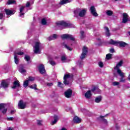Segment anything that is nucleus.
<instances>
[{"mask_svg":"<svg viewBox=\"0 0 130 130\" xmlns=\"http://www.w3.org/2000/svg\"><path fill=\"white\" fill-rule=\"evenodd\" d=\"M57 27H58L59 30H62V29H64L65 28H71V24L66 22V21H59L56 23Z\"/></svg>","mask_w":130,"mask_h":130,"instance_id":"obj_1","label":"nucleus"},{"mask_svg":"<svg viewBox=\"0 0 130 130\" xmlns=\"http://www.w3.org/2000/svg\"><path fill=\"white\" fill-rule=\"evenodd\" d=\"M40 45H41V43L39 41H37L35 42V46L34 51L35 53L40 54L41 52L40 51Z\"/></svg>","mask_w":130,"mask_h":130,"instance_id":"obj_2","label":"nucleus"},{"mask_svg":"<svg viewBox=\"0 0 130 130\" xmlns=\"http://www.w3.org/2000/svg\"><path fill=\"white\" fill-rule=\"evenodd\" d=\"M122 64H123V61L122 60H121L118 63H117L116 65V66L114 68V70H116L117 71V73H118L119 75H121V70L119 69V68L120 67H122Z\"/></svg>","mask_w":130,"mask_h":130,"instance_id":"obj_3","label":"nucleus"},{"mask_svg":"<svg viewBox=\"0 0 130 130\" xmlns=\"http://www.w3.org/2000/svg\"><path fill=\"white\" fill-rule=\"evenodd\" d=\"M61 38L62 39H70L72 41H75V37H74V36L72 35H69L68 34L62 35L61 36Z\"/></svg>","mask_w":130,"mask_h":130,"instance_id":"obj_4","label":"nucleus"},{"mask_svg":"<svg viewBox=\"0 0 130 130\" xmlns=\"http://www.w3.org/2000/svg\"><path fill=\"white\" fill-rule=\"evenodd\" d=\"M18 105L19 109H25L27 105V103L24 102L22 100H21L19 102Z\"/></svg>","mask_w":130,"mask_h":130,"instance_id":"obj_5","label":"nucleus"},{"mask_svg":"<svg viewBox=\"0 0 130 130\" xmlns=\"http://www.w3.org/2000/svg\"><path fill=\"white\" fill-rule=\"evenodd\" d=\"M87 53H88V48L84 46L83 49L82 53L80 56L81 59H84L86 57Z\"/></svg>","mask_w":130,"mask_h":130,"instance_id":"obj_6","label":"nucleus"},{"mask_svg":"<svg viewBox=\"0 0 130 130\" xmlns=\"http://www.w3.org/2000/svg\"><path fill=\"white\" fill-rule=\"evenodd\" d=\"M71 78V75L70 74H65L63 77V84L64 85H69L70 82L68 80Z\"/></svg>","mask_w":130,"mask_h":130,"instance_id":"obj_7","label":"nucleus"},{"mask_svg":"<svg viewBox=\"0 0 130 130\" xmlns=\"http://www.w3.org/2000/svg\"><path fill=\"white\" fill-rule=\"evenodd\" d=\"M128 21H130V18L128 15L126 13H123L122 23L125 24V23H126V22H128Z\"/></svg>","mask_w":130,"mask_h":130,"instance_id":"obj_8","label":"nucleus"},{"mask_svg":"<svg viewBox=\"0 0 130 130\" xmlns=\"http://www.w3.org/2000/svg\"><path fill=\"white\" fill-rule=\"evenodd\" d=\"M38 70L40 74H45L46 71L45 68H44V65L43 64H41L38 67Z\"/></svg>","mask_w":130,"mask_h":130,"instance_id":"obj_9","label":"nucleus"},{"mask_svg":"<svg viewBox=\"0 0 130 130\" xmlns=\"http://www.w3.org/2000/svg\"><path fill=\"white\" fill-rule=\"evenodd\" d=\"M73 95V91L71 89H68L64 92V95L66 98H71Z\"/></svg>","mask_w":130,"mask_h":130,"instance_id":"obj_10","label":"nucleus"},{"mask_svg":"<svg viewBox=\"0 0 130 130\" xmlns=\"http://www.w3.org/2000/svg\"><path fill=\"white\" fill-rule=\"evenodd\" d=\"M90 10L91 14H92L94 17H98V14L96 12V9L95 8V7L91 6Z\"/></svg>","mask_w":130,"mask_h":130,"instance_id":"obj_11","label":"nucleus"},{"mask_svg":"<svg viewBox=\"0 0 130 130\" xmlns=\"http://www.w3.org/2000/svg\"><path fill=\"white\" fill-rule=\"evenodd\" d=\"M16 88H21L20 82H19L18 80L15 81L14 82L13 86L12 87V89H16Z\"/></svg>","mask_w":130,"mask_h":130,"instance_id":"obj_12","label":"nucleus"},{"mask_svg":"<svg viewBox=\"0 0 130 130\" xmlns=\"http://www.w3.org/2000/svg\"><path fill=\"white\" fill-rule=\"evenodd\" d=\"M1 87L4 88V89H6V88H8V87H9V82L5 80L2 81L1 84Z\"/></svg>","mask_w":130,"mask_h":130,"instance_id":"obj_13","label":"nucleus"},{"mask_svg":"<svg viewBox=\"0 0 130 130\" xmlns=\"http://www.w3.org/2000/svg\"><path fill=\"white\" fill-rule=\"evenodd\" d=\"M120 46V47H125L127 46V44L124 42L122 41H118L117 44V46Z\"/></svg>","mask_w":130,"mask_h":130,"instance_id":"obj_14","label":"nucleus"},{"mask_svg":"<svg viewBox=\"0 0 130 130\" xmlns=\"http://www.w3.org/2000/svg\"><path fill=\"white\" fill-rule=\"evenodd\" d=\"M86 13H87V9H84L82 10L80 9V13L79 14V17H84L86 15Z\"/></svg>","mask_w":130,"mask_h":130,"instance_id":"obj_15","label":"nucleus"},{"mask_svg":"<svg viewBox=\"0 0 130 130\" xmlns=\"http://www.w3.org/2000/svg\"><path fill=\"white\" fill-rule=\"evenodd\" d=\"M104 117H105V116H101L100 117L98 118V119H99L100 121H102V122H103V123L107 124V120L104 118Z\"/></svg>","mask_w":130,"mask_h":130,"instance_id":"obj_16","label":"nucleus"},{"mask_svg":"<svg viewBox=\"0 0 130 130\" xmlns=\"http://www.w3.org/2000/svg\"><path fill=\"white\" fill-rule=\"evenodd\" d=\"M73 121L75 123H81L82 119L76 116L73 118Z\"/></svg>","mask_w":130,"mask_h":130,"instance_id":"obj_17","label":"nucleus"},{"mask_svg":"<svg viewBox=\"0 0 130 130\" xmlns=\"http://www.w3.org/2000/svg\"><path fill=\"white\" fill-rule=\"evenodd\" d=\"M57 121H58V116H57L56 115H55L54 116V120L51 121V124L53 125V124H55Z\"/></svg>","mask_w":130,"mask_h":130,"instance_id":"obj_18","label":"nucleus"},{"mask_svg":"<svg viewBox=\"0 0 130 130\" xmlns=\"http://www.w3.org/2000/svg\"><path fill=\"white\" fill-rule=\"evenodd\" d=\"M5 12L6 15H7L8 16H12V15H14V12L12 10H10V9H5Z\"/></svg>","mask_w":130,"mask_h":130,"instance_id":"obj_19","label":"nucleus"},{"mask_svg":"<svg viewBox=\"0 0 130 130\" xmlns=\"http://www.w3.org/2000/svg\"><path fill=\"white\" fill-rule=\"evenodd\" d=\"M19 71L21 74H24V73H26V70L24 69V66L23 64H20L19 66Z\"/></svg>","mask_w":130,"mask_h":130,"instance_id":"obj_20","label":"nucleus"},{"mask_svg":"<svg viewBox=\"0 0 130 130\" xmlns=\"http://www.w3.org/2000/svg\"><path fill=\"white\" fill-rule=\"evenodd\" d=\"M91 96H92V93H91V90H88L85 94V97L86 98V99H90Z\"/></svg>","mask_w":130,"mask_h":130,"instance_id":"obj_21","label":"nucleus"},{"mask_svg":"<svg viewBox=\"0 0 130 130\" xmlns=\"http://www.w3.org/2000/svg\"><path fill=\"white\" fill-rule=\"evenodd\" d=\"M24 9H25V7L22 6L20 8V13H19V17H21L23 18L24 17V15L25 13H23V11H24Z\"/></svg>","mask_w":130,"mask_h":130,"instance_id":"obj_22","label":"nucleus"},{"mask_svg":"<svg viewBox=\"0 0 130 130\" xmlns=\"http://www.w3.org/2000/svg\"><path fill=\"white\" fill-rule=\"evenodd\" d=\"M17 4V1L15 0H8L6 3V5L10 6V5H16Z\"/></svg>","mask_w":130,"mask_h":130,"instance_id":"obj_23","label":"nucleus"},{"mask_svg":"<svg viewBox=\"0 0 130 130\" xmlns=\"http://www.w3.org/2000/svg\"><path fill=\"white\" fill-rule=\"evenodd\" d=\"M102 101V96L101 95L96 96L94 100L95 103H100Z\"/></svg>","mask_w":130,"mask_h":130,"instance_id":"obj_24","label":"nucleus"},{"mask_svg":"<svg viewBox=\"0 0 130 130\" xmlns=\"http://www.w3.org/2000/svg\"><path fill=\"white\" fill-rule=\"evenodd\" d=\"M117 42H118V41H113V40L111 39L108 42V44H111L112 45H115V46H117Z\"/></svg>","mask_w":130,"mask_h":130,"instance_id":"obj_25","label":"nucleus"},{"mask_svg":"<svg viewBox=\"0 0 130 130\" xmlns=\"http://www.w3.org/2000/svg\"><path fill=\"white\" fill-rule=\"evenodd\" d=\"M57 38V35L56 34H53L52 36H50L48 38L49 41H50L51 40H54Z\"/></svg>","mask_w":130,"mask_h":130,"instance_id":"obj_26","label":"nucleus"},{"mask_svg":"<svg viewBox=\"0 0 130 130\" xmlns=\"http://www.w3.org/2000/svg\"><path fill=\"white\" fill-rule=\"evenodd\" d=\"M121 74H122L121 75H119L120 77H121V78L120 79V82L121 83H124V82H125V80L123 78H124V73H123L122 72H121Z\"/></svg>","mask_w":130,"mask_h":130,"instance_id":"obj_27","label":"nucleus"},{"mask_svg":"<svg viewBox=\"0 0 130 130\" xmlns=\"http://www.w3.org/2000/svg\"><path fill=\"white\" fill-rule=\"evenodd\" d=\"M105 30L106 31V35L107 37H109L110 36V32H109V28L107 27H105Z\"/></svg>","mask_w":130,"mask_h":130,"instance_id":"obj_28","label":"nucleus"},{"mask_svg":"<svg viewBox=\"0 0 130 130\" xmlns=\"http://www.w3.org/2000/svg\"><path fill=\"white\" fill-rule=\"evenodd\" d=\"M80 10L81 9H76L75 10H74V13L75 17H78V16H79Z\"/></svg>","mask_w":130,"mask_h":130,"instance_id":"obj_29","label":"nucleus"},{"mask_svg":"<svg viewBox=\"0 0 130 130\" xmlns=\"http://www.w3.org/2000/svg\"><path fill=\"white\" fill-rule=\"evenodd\" d=\"M61 60L62 62H67V56L66 55H63L61 57Z\"/></svg>","mask_w":130,"mask_h":130,"instance_id":"obj_30","label":"nucleus"},{"mask_svg":"<svg viewBox=\"0 0 130 130\" xmlns=\"http://www.w3.org/2000/svg\"><path fill=\"white\" fill-rule=\"evenodd\" d=\"M106 59H108V60H109V59H111L112 58V54L109 53L106 55Z\"/></svg>","mask_w":130,"mask_h":130,"instance_id":"obj_31","label":"nucleus"},{"mask_svg":"<svg viewBox=\"0 0 130 130\" xmlns=\"http://www.w3.org/2000/svg\"><path fill=\"white\" fill-rule=\"evenodd\" d=\"M14 61L16 64L19 63V58H18L17 55H14Z\"/></svg>","mask_w":130,"mask_h":130,"instance_id":"obj_32","label":"nucleus"},{"mask_svg":"<svg viewBox=\"0 0 130 130\" xmlns=\"http://www.w3.org/2000/svg\"><path fill=\"white\" fill-rule=\"evenodd\" d=\"M68 3H70V2H69V0H61V1L59 3V4L64 5L66 4H68Z\"/></svg>","mask_w":130,"mask_h":130,"instance_id":"obj_33","label":"nucleus"},{"mask_svg":"<svg viewBox=\"0 0 130 130\" xmlns=\"http://www.w3.org/2000/svg\"><path fill=\"white\" fill-rule=\"evenodd\" d=\"M29 85V80H26L23 83V87L24 88H27Z\"/></svg>","mask_w":130,"mask_h":130,"instance_id":"obj_34","label":"nucleus"},{"mask_svg":"<svg viewBox=\"0 0 130 130\" xmlns=\"http://www.w3.org/2000/svg\"><path fill=\"white\" fill-rule=\"evenodd\" d=\"M5 16V12H4V11H1L0 12V20H3Z\"/></svg>","mask_w":130,"mask_h":130,"instance_id":"obj_35","label":"nucleus"},{"mask_svg":"<svg viewBox=\"0 0 130 130\" xmlns=\"http://www.w3.org/2000/svg\"><path fill=\"white\" fill-rule=\"evenodd\" d=\"M63 46L65 48H66V49H68V50H70V51H72V50H73V49L70 46H68V45H63Z\"/></svg>","mask_w":130,"mask_h":130,"instance_id":"obj_36","label":"nucleus"},{"mask_svg":"<svg viewBox=\"0 0 130 130\" xmlns=\"http://www.w3.org/2000/svg\"><path fill=\"white\" fill-rule=\"evenodd\" d=\"M23 54H24V52H15L14 53V55H23Z\"/></svg>","mask_w":130,"mask_h":130,"instance_id":"obj_37","label":"nucleus"},{"mask_svg":"<svg viewBox=\"0 0 130 130\" xmlns=\"http://www.w3.org/2000/svg\"><path fill=\"white\" fill-rule=\"evenodd\" d=\"M41 23L42 25H46V24L47 23V22L46 21V19H45V18L42 19Z\"/></svg>","mask_w":130,"mask_h":130,"instance_id":"obj_38","label":"nucleus"},{"mask_svg":"<svg viewBox=\"0 0 130 130\" xmlns=\"http://www.w3.org/2000/svg\"><path fill=\"white\" fill-rule=\"evenodd\" d=\"M106 14L108 16H112V11H110V10H108L107 11Z\"/></svg>","mask_w":130,"mask_h":130,"instance_id":"obj_39","label":"nucleus"},{"mask_svg":"<svg viewBox=\"0 0 130 130\" xmlns=\"http://www.w3.org/2000/svg\"><path fill=\"white\" fill-rule=\"evenodd\" d=\"M80 34H81L80 38L81 39H84V38L85 37V32H84V31H81Z\"/></svg>","mask_w":130,"mask_h":130,"instance_id":"obj_40","label":"nucleus"},{"mask_svg":"<svg viewBox=\"0 0 130 130\" xmlns=\"http://www.w3.org/2000/svg\"><path fill=\"white\" fill-rule=\"evenodd\" d=\"M36 87H37V85L35 84L34 85L30 86L29 88H30V89H34L35 90H37Z\"/></svg>","mask_w":130,"mask_h":130,"instance_id":"obj_41","label":"nucleus"},{"mask_svg":"<svg viewBox=\"0 0 130 130\" xmlns=\"http://www.w3.org/2000/svg\"><path fill=\"white\" fill-rule=\"evenodd\" d=\"M24 59H25V60H26V61H29V60H30V56L27 55H25L24 57Z\"/></svg>","mask_w":130,"mask_h":130,"instance_id":"obj_42","label":"nucleus"},{"mask_svg":"<svg viewBox=\"0 0 130 130\" xmlns=\"http://www.w3.org/2000/svg\"><path fill=\"white\" fill-rule=\"evenodd\" d=\"M49 62L51 64V66H55V62L52 61L51 59L49 60Z\"/></svg>","mask_w":130,"mask_h":130,"instance_id":"obj_43","label":"nucleus"},{"mask_svg":"<svg viewBox=\"0 0 130 130\" xmlns=\"http://www.w3.org/2000/svg\"><path fill=\"white\" fill-rule=\"evenodd\" d=\"M6 105L5 104H0V110H2V109H4L5 108V106Z\"/></svg>","mask_w":130,"mask_h":130,"instance_id":"obj_44","label":"nucleus"},{"mask_svg":"<svg viewBox=\"0 0 130 130\" xmlns=\"http://www.w3.org/2000/svg\"><path fill=\"white\" fill-rule=\"evenodd\" d=\"M37 122L38 125H42V120H38Z\"/></svg>","mask_w":130,"mask_h":130,"instance_id":"obj_45","label":"nucleus"},{"mask_svg":"<svg viewBox=\"0 0 130 130\" xmlns=\"http://www.w3.org/2000/svg\"><path fill=\"white\" fill-rule=\"evenodd\" d=\"M58 86L60 88H62L63 87V84L61 83V82H58Z\"/></svg>","mask_w":130,"mask_h":130,"instance_id":"obj_46","label":"nucleus"},{"mask_svg":"<svg viewBox=\"0 0 130 130\" xmlns=\"http://www.w3.org/2000/svg\"><path fill=\"white\" fill-rule=\"evenodd\" d=\"M113 86H118L119 85V82H114L112 83Z\"/></svg>","mask_w":130,"mask_h":130,"instance_id":"obj_47","label":"nucleus"},{"mask_svg":"<svg viewBox=\"0 0 130 130\" xmlns=\"http://www.w3.org/2000/svg\"><path fill=\"white\" fill-rule=\"evenodd\" d=\"M92 92H95V91H98V87H94L91 89Z\"/></svg>","mask_w":130,"mask_h":130,"instance_id":"obj_48","label":"nucleus"},{"mask_svg":"<svg viewBox=\"0 0 130 130\" xmlns=\"http://www.w3.org/2000/svg\"><path fill=\"white\" fill-rule=\"evenodd\" d=\"M35 80V78L34 77H29L28 78V80H27V81H33Z\"/></svg>","mask_w":130,"mask_h":130,"instance_id":"obj_49","label":"nucleus"},{"mask_svg":"<svg viewBox=\"0 0 130 130\" xmlns=\"http://www.w3.org/2000/svg\"><path fill=\"white\" fill-rule=\"evenodd\" d=\"M98 64L100 68H103V62H99Z\"/></svg>","mask_w":130,"mask_h":130,"instance_id":"obj_50","label":"nucleus"},{"mask_svg":"<svg viewBox=\"0 0 130 130\" xmlns=\"http://www.w3.org/2000/svg\"><path fill=\"white\" fill-rule=\"evenodd\" d=\"M7 111H8V109H4L2 111V113H3V114H6V113H7Z\"/></svg>","mask_w":130,"mask_h":130,"instance_id":"obj_51","label":"nucleus"},{"mask_svg":"<svg viewBox=\"0 0 130 130\" xmlns=\"http://www.w3.org/2000/svg\"><path fill=\"white\" fill-rule=\"evenodd\" d=\"M47 85L48 86V87H51V86H53V83H47Z\"/></svg>","mask_w":130,"mask_h":130,"instance_id":"obj_52","label":"nucleus"},{"mask_svg":"<svg viewBox=\"0 0 130 130\" xmlns=\"http://www.w3.org/2000/svg\"><path fill=\"white\" fill-rule=\"evenodd\" d=\"M114 52V49L111 48L110 49V52H111V53H113Z\"/></svg>","mask_w":130,"mask_h":130,"instance_id":"obj_53","label":"nucleus"},{"mask_svg":"<svg viewBox=\"0 0 130 130\" xmlns=\"http://www.w3.org/2000/svg\"><path fill=\"white\" fill-rule=\"evenodd\" d=\"M13 119H14V117H9L7 118V120L13 121Z\"/></svg>","mask_w":130,"mask_h":130,"instance_id":"obj_54","label":"nucleus"},{"mask_svg":"<svg viewBox=\"0 0 130 130\" xmlns=\"http://www.w3.org/2000/svg\"><path fill=\"white\" fill-rule=\"evenodd\" d=\"M26 6L27 8H29L30 7V3L27 2Z\"/></svg>","mask_w":130,"mask_h":130,"instance_id":"obj_55","label":"nucleus"},{"mask_svg":"<svg viewBox=\"0 0 130 130\" xmlns=\"http://www.w3.org/2000/svg\"><path fill=\"white\" fill-rule=\"evenodd\" d=\"M16 110H12L11 111V114H14V113H15Z\"/></svg>","mask_w":130,"mask_h":130,"instance_id":"obj_56","label":"nucleus"},{"mask_svg":"<svg viewBox=\"0 0 130 130\" xmlns=\"http://www.w3.org/2000/svg\"><path fill=\"white\" fill-rule=\"evenodd\" d=\"M115 127L116 130L119 129V126H118V125H116Z\"/></svg>","mask_w":130,"mask_h":130,"instance_id":"obj_57","label":"nucleus"},{"mask_svg":"<svg viewBox=\"0 0 130 130\" xmlns=\"http://www.w3.org/2000/svg\"><path fill=\"white\" fill-rule=\"evenodd\" d=\"M114 76L117 77V75L116 74V73H114Z\"/></svg>","mask_w":130,"mask_h":130,"instance_id":"obj_58","label":"nucleus"},{"mask_svg":"<svg viewBox=\"0 0 130 130\" xmlns=\"http://www.w3.org/2000/svg\"><path fill=\"white\" fill-rule=\"evenodd\" d=\"M8 130H13V129L12 128H11V127H9Z\"/></svg>","mask_w":130,"mask_h":130,"instance_id":"obj_59","label":"nucleus"},{"mask_svg":"<svg viewBox=\"0 0 130 130\" xmlns=\"http://www.w3.org/2000/svg\"><path fill=\"white\" fill-rule=\"evenodd\" d=\"M3 28V27H2L1 28V30H2Z\"/></svg>","mask_w":130,"mask_h":130,"instance_id":"obj_60","label":"nucleus"},{"mask_svg":"<svg viewBox=\"0 0 130 130\" xmlns=\"http://www.w3.org/2000/svg\"><path fill=\"white\" fill-rule=\"evenodd\" d=\"M128 34H129V35H130V31H128Z\"/></svg>","mask_w":130,"mask_h":130,"instance_id":"obj_61","label":"nucleus"},{"mask_svg":"<svg viewBox=\"0 0 130 130\" xmlns=\"http://www.w3.org/2000/svg\"><path fill=\"white\" fill-rule=\"evenodd\" d=\"M116 2H117V1H118V0H115Z\"/></svg>","mask_w":130,"mask_h":130,"instance_id":"obj_62","label":"nucleus"}]
</instances>
